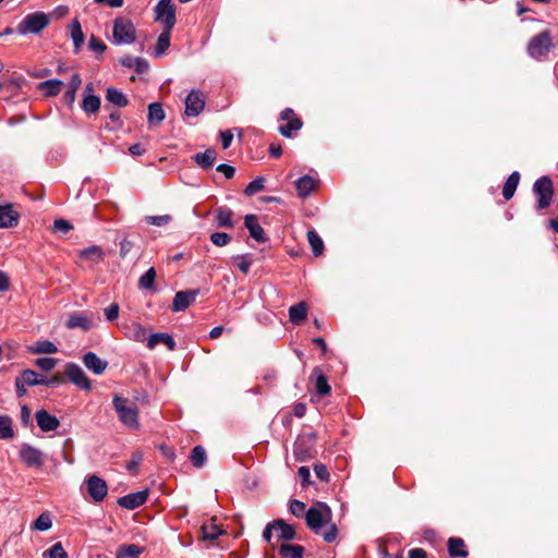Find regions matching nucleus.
Segmentation results:
<instances>
[{
	"instance_id": "obj_1",
	"label": "nucleus",
	"mask_w": 558,
	"mask_h": 558,
	"mask_svg": "<svg viewBox=\"0 0 558 558\" xmlns=\"http://www.w3.org/2000/svg\"><path fill=\"white\" fill-rule=\"evenodd\" d=\"M307 526L317 535L323 536L327 543H332L337 538L338 529L331 523V510L323 504L317 502L305 513Z\"/></svg>"
},
{
	"instance_id": "obj_2",
	"label": "nucleus",
	"mask_w": 558,
	"mask_h": 558,
	"mask_svg": "<svg viewBox=\"0 0 558 558\" xmlns=\"http://www.w3.org/2000/svg\"><path fill=\"white\" fill-rule=\"evenodd\" d=\"M114 410L118 414L120 422L132 429L140 427L138 409L126 398L116 395L112 399Z\"/></svg>"
},
{
	"instance_id": "obj_3",
	"label": "nucleus",
	"mask_w": 558,
	"mask_h": 558,
	"mask_svg": "<svg viewBox=\"0 0 558 558\" xmlns=\"http://www.w3.org/2000/svg\"><path fill=\"white\" fill-rule=\"evenodd\" d=\"M531 57L541 59L549 54L558 57V45L551 41V37H533L527 46Z\"/></svg>"
},
{
	"instance_id": "obj_4",
	"label": "nucleus",
	"mask_w": 558,
	"mask_h": 558,
	"mask_svg": "<svg viewBox=\"0 0 558 558\" xmlns=\"http://www.w3.org/2000/svg\"><path fill=\"white\" fill-rule=\"evenodd\" d=\"M49 24V16L44 12L27 14L19 24L20 35L40 33Z\"/></svg>"
},
{
	"instance_id": "obj_5",
	"label": "nucleus",
	"mask_w": 558,
	"mask_h": 558,
	"mask_svg": "<svg viewBox=\"0 0 558 558\" xmlns=\"http://www.w3.org/2000/svg\"><path fill=\"white\" fill-rule=\"evenodd\" d=\"M155 19L163 25V31L160 35H169L175 24V10L171 4V0H160L156 4Z\"/></svg>"
},
{
	"instance_id": "obj_6",
	"label": "nucleus",
	"mask_w": 558,
	"mask_h": 558,
	"mask_svg": "<svg viewBox=\"0 0 558 558\" xmlns=\"http://www.w3.org/2000/svg\"><path fill=\"white\" fill-rule=\"evenodd\" d=\"M533 192L537 197V208L545 209L549 207L553 201L554 187L548 177H542L535 181Z\"/></svg>"
},
{
	"instance_id": "obj_7",
	"label": "nucleus",
	"mask_w": 558,
	"mask_h": 558,
	"mask_svg": "<svg viewBox=\"0 0 558 558\" xmlns=\"http://www.w3.org/2000/svg\"><path fill=\"white\" fill-rule=\"evenodd\" d=\"M64 374L69 380L77 386L80 389L89 391L92 389L90 380L87 378L84 371L75 363H66L64 366Z\"/></svg>"
},
{
	"instance_id": "obj_8",
	"label": "nucleus",
	"mask_w": 558,
	"mask_h": 558,
	"mask_svg": "<svg viewBox=\"0 0 558 558\" xmlns=\"http://www.w3.org/2000/svg\"><path fill=\"white\" fill-rule=\"evenodd\" d=\"M20 458L29 468H40L44 465V453L28 444L21 446Z\"/></svg>"
},
{
	"instance_id": "obj_9",
	"label": "nucleus",
	"mask_w": 558,
	"mask_h": 558,
	"mask_svg": "<svg viewBox=\"0 0 558 558\" xmlns=\"http://www.w3.org/2000/svg\"><path fill=\"white\" fill-rule=\"evenodd\" d=\"M87 492L95 502L102 501L108 493L106 482L97 475H92L86 480Z\"/></svg>"
},
{
	"instance_id": "obj_10",
	"label": "nucleus",
	"mask_w": 558,
	"mask_h": 558,
	"mask_svg": "<svg viewBox=\"0 0 558 558\" xmlns=\"http://www.w3.org/2000/svg\"><path fill=\"white\" fill-rule=\"evenodd\" d=\"M204 107V95L199 90H191L185 98V114L189 117H196L203 111Z\"/></svg>"
},
{
	"instance_id": "obj_11",
	"label": "nucleus",
	"mask_w": 558,
	"mask_h": 558,
	"mask_svg": "<svg viewBox=\"0 0 558 558\" xmlns=\"http://www.w3.org/2000/svg\"><path fill=\"white\" fill-rule=\"evenodd\" d=\"M281 119L287 121L286 125L279 128V132L286 136L291 137L293 131H298L302 128V121L295 117L294 111L290 108L284 109L281 114Z\"/></svg>"
},
{
	"instance_id": "obj_12",
	"label": "nucleus",
	"mask_w": 558,
	"mask_h": 558,
	"mask_svg": "<svg viewBox=\"0 0 558 558\" xmlns=\"http://www.w3.org/2000/svg\"><path fill=\"white\" fill-rule=\"evenodd\" d=\"M197 294V290L177 292L172 302V311H185L196 300Z\"/></svg>"
},
{
	"instance_id": "obj_13",
	"label": "nucleus",
	"mask_w": 558,
	"mask_h": 558,
	"mask_svg": "<svg viewBox=\"0 0 558 558\" xmlns=\"http://www.w3.org/2000/svg\"><path fill=\"white\" fill-rule=\"evenodd\" d=\"M147 497H148L147 490L132 493V494L125 495L123 497H120L118 499V505L125 509L133 510V509L142 506L143 504H145V501L147 500Z\"/></svg>"
},
{
	"instance_id": "obj_14",
	"label": "nucleus",
	"mask_w": 558,
	"mask_h": 558,
	"mask_svg": "<svg viewBox=\"0 0 558 558\" xmlns=\"http://www.w3.org/2000/svg\"><path fill=\"white\" fill-rule=\"evenodd\" d=\"M83 363L86 368H88L96 375H101L108 366L107 361L100 359L99 356L96 355V353L92 351L83 355Z\"/></svg>"
},
{
	"instance_id": "obj_15",
	"label": "nucleus",
	"mask_w": 558,
	"mask_h": 558,
	"mask_svg": "<svg viewBox=\"0 0 558 558\" xmlns=\"http://www.w3.org/2000/svg\"><path fill=\"white\" fill-rule=\"evenodd\" d=\"M151 37H144L145 40L141 43V47L143 50L146 49L147 53L153 57L158 58L162 56L170 47V37H158L155 48L151 49V44L148 40Z\"/></svg>"
},
{
	"instance_id": "obj_16",
	"label": "nucleus",
	"mask_w": 558,
	"mask_h": 558,
	"mask_svg": "<svg viewBox=\"0 0 558 558\" xmlns=\"http://www.w3.org/2000/svg\"><path fill=\"white\" fill-rule=\"evenodd\" d=\"M35 416L37 425L43 432H53L60 425L59 420L54 415L48 413L46 410L37 411Z\"/></svg>"
},
{
	"instance_id": "obj_17",
	"label": "nucleus",
	"mask_w": 558,
	"mask_h": 558,
	"mask_svg": "<svg viewBox=\"0 0 558 558\" xmlns=\"http://www.w3.org/2000/svg\"><path fill=\"white\" fill-rule=\"evenodd\" d=\"M245 227L247 228L250 235L257 242H266L263 227L259 225L255 215H246L244 219Z\"/></svg>"
},
{
	"instance_id": "obj_18",
	"label": "nucleus",
	"mask_w": 558,
	"mask_h": 558,
	"mask_svg": "<svg viewBox=\"0 0 558 558\" xmlns=\"http://www.w3.org/2000/svg\"><path fill=\"white\" fill-rule=\"evenodd\" d=\"M19 217V213L13 209L12 205L0 206V229L16 226Z\"/></svg>"
},
{
	"instance_id": "obj_19",
	"label": "nucleus",
	"mask_w": 558,
	"mask_h": 558,
	"mask_svg": "<svg viewBox=\"0 0 558 558\" xmlns=\"http://www.w3.org/2000/svg\"><path fill=\"white\" fill-rule=\"evenodd\" d=\"M271 526H274L275 535L278 541H291L295 536L293 526L287 524L283 520H275Z\"/></svg>"
},
{
	"instance_id": "obj_20",
	"label": "nucleus",
	"mask_w": 558,
	"mask_h": 558,
	"mask_svg": "<svg viewBox=\"0 0 558 558\" xmlns=\"http://www.w3.org/2000/svg\"><path fill=\"white\" fill-rule=\"evenodd\" d=\"M159 343H163L171 351L175 349V341L169 333L157 332V333H151L148 336L147 343H146L148 349L153 350Z\"/></svg>"
},
{
	"instance_id": "obj_21",
	"label": "nucleus",
	"mask_w": 558,
	"mask_h": 558,
	"mask_svg": "<svg viewBox=\"0 0 558 558\" xmlns=\"http://www.w3.org/2000/svg\"><path fill=\"white\" fill-rule=\"evenodd\" d=\"M124 335L136 342H147L148 335L146 329L138 323H132L124 328Z\"/></svg>"
},
{
	"instance_id": "obj_22",
	"label": "nucleus",
	"mask_w": 558,
	"mask_h": 558,
	"mask_svg": "<svg viewBox=\"0 0 558 558\" xmlns=\"http://www.w3.org/2000/svg\"><path fill=\"white\" fill-rule=\"evenodd\" d=\"M295 189L298 195L305 198L316 189V181L310 175H303L295 182Z\"/></svg>"
},
{
	"instance_id": "obj_23",
	"label": "nucleus",
	"mask_w": 558,
	"mask_h": 558,
	"mask_svg": "<svg viewBox=\"0 0 558 558\" xmlns=\"http://www.w3.org/2000/svg\"><path fill=\"white\" fill-rule=\"evenodd\" d=\"M112 35H135V27L128 17H118L113 23Z\"/></svg>"
},
{
	"instance_id": "obj_24",
	"label": "nucleus",
	"mask_w": 558,
	"mask_h": 558,
	"mask_svg": "<svg viewBox=\"0 0 558 558\" xmlns=\"http://www.w3.org/2000/svg\"><path fill=\"white\" fill-rule=\"evenodd\" d=\"M43 383L44 379L39 378L38 374L32 369L23 371L21 375L15 378V386H36L41 385Z\"/></svg>"
},
{
	"instance_id": "obj_25",
	"label": "nucleus",
	"mask_w": 558,
	"mask_h": 558,
	"mask_svg": "<svg viewBox=\"0 0 558 558\" xmlns=\"http://www.w3.org/2000/svg\"><path fill=\"white\" fill-rule=\"evenodd\" d=\"M313 376H315V390L319 396H326L330 393L331 387L328 384L327 377L320 372L318 367L313 369Z\"/></svg>"
},
{
	"instance_id": "obj_26",
	"label": "nucleus",
	"mask_w": 558,
	"mask_h": 558,
	"mask_svg": "<svg viewBox=\"0 0 558 558\" xmlns=\"http://www.w3.org/2000/svg\"><path fill=\"white\" fill-rule=\"evenodd\" d=\"M63 82L60 80H48L38 84V89L47 97L56 96L61 92Z\"/></svg>"
},
{
	"instance_id": "obj_27",
	"label": "nucleus",
	"mask_w": 558,
	"mask_h": 558,
	"mask_svg": "<svg viewBox=\"0 0 558 558\" xmlns=\"http://www.w3.org/2000/svg\"><path fill=\"white\" fill-rule=\"evenodd\" d=\"M81 84H82V80H81L80 74L74 73L71 77L68 89L63 95L64 101L69 106L73 105V102L75 100V94L78 90V88L81 87Z\"/></svg>"
},
{
	"instance_id": "obj_28",
	"label": "nucleus",
	"mask_w": 558,
	"mask_h": 558,
	"mask_svg": "<svg viewBox=\"0 0 558 558\" xmlns=\"http://www.w3.org/2000/svg\"><path fill=\"white\" fill-rule=\"evenodd\" d=\"M105 253L101 247L97 245H92L87 248H84L80 252V257L86 260H89L94 264H98L104 259Z\"/></svg>"
},
{
	"instance_id": "obj_29",
	"label": "nucleus",
	"mask_w": 558,
	"mask_h": 558,
	"mask_svg": "<svg viewBox=\"0 0 558 558\" xmlns=\"http://www.w3.org/2000/svg\"><path fill=\"white\" fill-rule=\"evenodd\" d=\"M66 327L70 329L81 328L83 330H88L92 327V322L88 317L82 314H73L66 320Z\"/></svg>"
},
{
	"instance_id": "obj_30",
	"label": "nucleus",
	"mask_w": 558,
	"mask_h": 558,
	"mask_svg": "<svg viewBox=\"0 0 558 558\" xmlns=\"http://www.w3.org/2000/svg\"><path fill=\"white\" fill-rule=\"evenodd\" d=\"M519 181H520V173L518 171H514L509 175V178L507 179V181L502 187V196L505 197V199L508 201L513 196V194L518 187Z\"/></svg>"
},
{
	"instance_id": "obj_31",
	"label": "nucleus",
	"mask_w": 558,
	"mask_h": 558,
	"mask_svg": "<svg viewBox=\"0 0 558 558\" xmlns=\"http://www.w3.org/2000/svg\"><path fill=\"white\" fill-rule=\"evenodd\" d=\"M307 307L304 302H300L289 308V317L291 323L299 325L306 318Z\"/></svg>"
},
{
	"instance_id": "obj_32",
	"label": "nucleus",
	"mask_w": 558,
	"mask_h": 558,
	"mask_svg": "<svg viewBox=\"0 0 558 558\" xmlns=\"http://www.w3.org/2000/svg\"><path fill=\"white\" fill-rule=\"evenodd\" d=\"M166 118L162 106L159 102H153L148 106V123L149 124H159Z\"/></svg>"
},
{
	"instance_id": "obj_33",
	"label": "nucleus",
	"mask_w": 558,
	"mask_h": 558,
	"mask_svg": "<svg viewBox=\"0 0 558 558\" xmlns=\"http://www.w3.org/2000/svg\"><path fill=\"white\" fill-rule=\"evenodd\" d=\"M233 213L231 209L227 207H219L216 210V221L217 226L220 228H232L233 221H232Z\"/></svg>"
},
{
	"instance_id": "obj_34",
	"label": "nucleus",
	"mask_w": 558,
	"mask_h": 558,
	"mask_svg": "<svg viewBox=\"0 0 558 558\" xmlns=\"http://www.w3.org/2000/svg\"><path fill=\"white\" fill-rule=\"evenodd\" d=\"M304 548L301 545L282 544L279 547L281 558H302Z\"/></svg>"
},
{
	"instance_id": "obj_35",
	"label": "nucleus",
	"mask_w": 558,
	"mask_h": 558,
	"mask_svg": "<svg viewBox=\"0 0 558 558\" xmlns=\"http://www.w3.org/2000/svg\"><path fill=\"white\" fill-rule=\"evenodd\" d=\"M194 160L199 167L208 169L214 165L216 160V151L213 149H207L203 153H197L194 156Z\"/></svg>"
},
{
	"instance_id": "obj_36",
	"label": "nucleus",
	"mask_w": 558,
	"mask_h": 558,
	"mask_svg": "<svg viewBox=\"0 0 558 558\" xmlns=\"http://www.w3.org/2000/svg\"><path fill=\"white\" fill-rule=\"evenodd\" d=\"M463 539L451 537L448 541V550L451 557H465L468 551L464 549Z\"/></svg>"
},
{
	"instance_id": "obj_37",
	"label": "nucleus",
	"mask_w": 558,
	"mask_h": 558,
	"mask_svg": "<svg viewBox=\"0 0 558 558\" xmlns=\"http://www.w3.org/2000/svg\"><path fill=\"white\" fill-rule=\"evenodd\" d=\"M143 553V547L135 544L122 545L117 549V558H137Z\"/></svg>"
},
{
	"instance_id": "obj_38",
	"label": "nucleus",
	"mask_w": 558,
	"mask_h": 558,
	"mask_svg": "<svg viewBox=\"0 0 558 558\" xmlns=\"http://www.w3.org/2000/svg\"><path fill=\"white\" fill-rule=\"evenodd\" d=\"M100 108V98L98 96L86 94L82 102L84 112L90 114L96 113Z\"/></svg>"
},
{
	"instance_id": "obj_39",
	"label": "nucleus",
	"mask_w": 558,
	"mask_h": 558,
	"mask_svg": "<svg viewBox=\"0 0 558 558\" xmlns=\"http://www.w3.org/2000/svg\"><path fill=\"white\" fill-rule=\"evenodd\" d=\"M307 240L312 247L313 254L315 256L322 255L324 251V243L322 238L318 235V233L314 230L307 231Z\"/></svg>"
},
{
	"instance_id": "obj_40",
	"label": "nucleus",
	"mask_w": 558,
	"mask_h": 558,
	"mask_svg": "<svg viewBox=\"0 0 558 558\" xmlns=\"http://www.w3.org/2000/svg\"><path fill=\"white\" fill-rule=\"evenodd\" d=\"M29 351L32 353H46V354H52L58 352V348L54 343H52L49 340H41L37 341Z\"/></svg>"
},
{
	"instance_id": "obj_41",
	"label": "nucleus",
	"mask_w": 558,
	"mask_h": 558,
	"mask_svg": "<svg viewBox=\"0 0 558 558\" xmlns=\"http://www.w3.org/2000/svg\"><path fill=\"white\" fill-rule=\"evenodd\" d=\"M106 98L108 101H110L119 107H125L128 105V99L124 96V94L113 87H110L107 89Z\"/></svg>"
},
{
	"instance_id": "obj_42",
	"label": "nucleus",
	"mask_w": 558,
	"mask_h": 558,
	"mask_svg": "<svg viewBox=\"0 0 558 558\" xmlns=\"http://www.w3.org/2000/svg\"><path fill=\"white\" fill-rule=\"evenodd\" d=\"M14 436L12 420L7 416H0V439H10Z\"/></svg>"
},
{
	"instance_id": "obj_43",
	"label": "nucleus",
	"mask_w": 558,
	"mask_h": 558,
	"mask_svg": "<svg viewBox=\"0 0 558 558\" xmlns=\"http://www.w3.org/2000/svg\"><path fill=\"white\" fill-rule=\"evenodd\" d=\"M202 533L204 539L215 541L222 534V530L215 523H208L202 526Z\"/></svg>"
},
{
	"instance_id": "obj_44",
	"label": "nucleus",
	"mask_w": 558,
	"mask_h": 558,
	"mask_svg": "<svg viewBox=\"0 0 558 558\" xmlns=\"http://www.w3.org/2000/svg\"><path fill=\"white\" fill-rule=\"evenodd\" d=\"M156 279V270L150 267L138 280V287L141 289L149 290L153 289Z\"/></svg>"
},
{
	"instance_id": "obj_45",
	"label": "nucleus",
	"mask_w": 558,
	"mask_h": 558,
	"mask_svg": "<svg viewBox=\"0 0 558 558\" xmlns=\"http://www.w3.org/2000/svg\"><path fill=\"white\" fill-rule=\"evenodd\" d=\"M191 461L194 466L201 468L206 461V451L202 446H196L191 452Z\"/></svg>"
},
{
	"instance_id": "obj_46",
	"label": "nucleus",
	"mask_w": 558,
	"mask_h": 558,
	"mask_svg": "<svg viewBox=\"0 0 558 558\" xmlns=\"http://www.w3.org/2000/svg\"><path fill=\"white\" fill-rule=\"evenodd\" d=\"M52 526V520L47 512L41 513L33 523V529L37 531H48Z\"/></svg>"
},
{
	"instance_id": "obj_47",
	"label": "nucleus",
	"mask_w": 558,
	"mask_h": 558,
	"mask_svg": "<svg viewBox=\"0 0 558 558\" xmlns=\"http://www.w3.org/2000/svg\"><path fill=\"white\" fill-rule=\"evenodd\" d=\"M44 556H48L49 558H69L61 543L53 544L48 550L44 553Z\"/></svg>"
},
{
	"instance_id": "obj_48",
	"label": "nucleus",
	"mask_w": 558,
	"mask_h": 558,
	"mask_svg": "<svg viewBox=\"0 0 558 558\" xmlns=\"http://www.w3.org/2000/svg\"><path fill=\"white\" fill-rule=\"evenodd\" d=\"M264 189V179L263 178H256L252 182L248 183V185L245 187L244 193L247 196H253L256 193L263 191Z\"/></svg>"
},
{
	"instance_id": "obj_49",
	"label": "nucleus",
	"mask_w": 558,
	"mask_h": 558,
	"mask_svg": "<svg viewBox=\"0 0 558 558\" xmlns=\"http://www.w3.org/2000/svg\"><path fill=\"white\" fill-rule=\"evenodd\" d=\"M234 262L236 263V266L243 274H248L250 268L252 266V259L248 257V255H236L233 257Z\"/></svg>"
},
{
	"instance_id": "obj_50",
	"label": "nucleus",
	"mask_w": 558,
	"mask_h": 558,
	"mask_svg": "<svg viewBox=\"0 0 558 558\" xmlns=\"http://www.w3.org/2000/svg\"><path fill=\"white\" fill-rule=\"evenodd\" d=\"M142 460L143 454L141 452H134L125 465L126 470L133 474H136Z\"/></svg>"
},
{
	"instance_id": "obj_51",
	"label": "nucleus",
	"mask_w": 558,
	"mask_h": 558,
	"mask_svg": "<svg viewBox=\"0 0 558 558\" xmlns=\"http://www.w3.org/2000/svg\"><path fill=\"white\" fill-rule=\"evenodd\" d=\"M145 220L149 225L162 227L168 225L172 220V217L170 215L147 216Z\"/></svg>"
},
{
	"instance_id": "obj_52",
	"label": "nucleus",
	"mask_w": 558,
	"mask_h": 558,
	"mask_svg": "<svg viewBox=\"0 0 558 558\" xmlns=\"http://www.w3.org/2000/svg\"><path fill=\"white\" fill-rule=\"evenodd\" d=\"M37 367L43 371L49 372L57 365V360L53 357H39L35 361Z\"/></svg>"
},
{
	"instance_id": "obj_53",
	"label": "nucleus",
	"mask_w": 558,
	"mask_h": 558,
	"mask_svg": "<svg viewBox=\"0 0 558 558\" xmlns=\"http://www.w3.org/2000/svg\"><path fill=\"white\" fill-rule=\"evenodd\" d=\"M229 234L225 232H215L210 235V241L217 246H226L230 243Z\"/></svg>"
},
{
	"instance_id": "obj_54",
	"label": "nucleus",
	"mask_w": 558,
	"mask_h": 558,
	"mask_svg": "<svg viewBox=\"0 0 558 558\" xmlns=\"http://www.w3.org/2000/svg\"><path fill=\"white\" fill-rule=\"evenodd\" d=\"M289 508H290V512L295 517H302V515H305V513H306L305 504L300 500H296V499H293L290 502Z\"/></svg>"
},
{
	"instance_id": "obj_55",
	"label": "nucleus",
	"mask_w": 558,
	"mask_h": 558,
	"mask_svg": "<svg viewBox=\"0 0 558 558\" xmlns=\"http://www.w3.org/2000/svg\"><path fill=\"white\" fill-rule=\"evenodd\" d=\"M89 48L93 50L97 56L101 54L106 50V45L102 40H100L97 37H90L89 40Z\"/></svg>"
},
{
	"instance_id": "obj_56",
	"label": "nucleus",
	"mask_w": 558,
	"mask_h": 558,
	"mask_svg": "<svg viewBox=\"0 0 558 558\" xmlns=\"http://www.w3.org/2000/svg\"><path fill=\"white\" fill-rule=\"evenodd\" d=\"M119 305L117 303H112L110 304L107 308H105V315H106V318L109 320V322H113L118 318L119 316Z\"/></svg>"
},
{
	"instance_id": "obj_57",
	"label": "nucleus",
	"mask_w": 558,
	"mask_h": 558,
	"mask_svg": "<svg viewBox=\"0 0 558 558\" xmlns=\"http://www.w3.org/2000/svg\"><path fill=\"white\" fill-rule=\"evenodd\" d=\"M53 229L63 233L69 232L72 229V225L65 219H57L53 222Z\"/></svg>"
},
{
	"instance_id": "obj_58",
	"label": "nucleus",
	"mask_w": 558,
	"mask_h": 558,
	"mask_svg": "<svg viewBox=\"0 0 558 558\" xmlns=\"http://www.w3.org/2000/svg\"><path fill=\"white\" fill-rule=\"evenodd\" d=\"M134 70L136 71L137 74H144L149 70V64L145 59L137 57V59L135 61Z\"/></svg>"
},
{
	"instance_id": "obj_59",
	"label": "nucleus",
	"mask_w": 558,
	"mask_h": 558,
	"mask_svg": "<svg viewBox=\"0 0 558 558\" xmlns=\"http://www.w3.org/2000/svg\"><path fill=\"white\" fill-rule=\"evenodd\" d=\"M220 137H221L222 148L223 149L229 148L232 143V140H233L232 132L230 130L222 131V132H220Z\"/></svg>"
},
{
	"instance_id": "obj_60",
	"label": "nucleus",
	"mask_w": 558,
	"mask_h": 558,
	"mask_svg": "<svg viewBox=\"0 0 558 558\" xmlns=\"http://www.w3.org/2000/svg\"><path fill=\"white\" fill-rule=\"evenodd\" d=\"M132 248H133V242L128 240L126 238L123 239L120 242V255H121V257L124 258L131 252Z\"/></svg>"
},
{
	"instance_id": "obj_61",
	"label": "nucleus",
	"mask_w": 558,
	"mask_h": 558,
	"mask_svg": "<svg viewBox=\"0 0 558 558\" xmlns=\"http://www.w3.org/2000/svg\"><path fill=\"white\" fill-rule=\"evenodd\" d=\"M217 171L218 172H221L223 173V175L227 178V179H231L233 178L234 173H235V169L232 167V166H229V165H219L217 167Z\"/></svg>"
},
{
	"instance_id": "obj_62",
	"label": "nucleus",
	"mask_w": 558,
	"mask_h": 558,
	"mask_svg": "<svg viewBox=\"0 0 558 558\" xmlns=\"http://www.w3.org/2000/svg\"><path fill=\"white\" fill-rule=\"evenodd\" d=\"M314 472H315L316 476L323 481H327L329 477L327 468L324 464H316L314 466Z\"/></svg>"
},
{
	"instance_id": "obj_63",
	"label": "nucleus",
	"mask_w": 558,
	"mask_h": 558,
	"mask_svg": "<svg viewBox=\"0 0 558 558\" xmlns=\"http://www.w3.org/2000/svg\"><path fill=\"white\" fill-rule=\"evenodd\" d=\"M299 476L302 480V485L305 486L310 483L311 472L307 466H301L299 469Z\"/></svg>"
},
{
	"instance_id": "obj_64",
	"label": "nucleus",
	"mask_w": 558,
	"mask_h": 558,
	"mask_svg": "<svg viewBox=\"0 0 558 558\" xmlns=\"http://www.w3.org/2000/svg\"><path fill=\"white\" fill-rule=\"evenodd\" d=\"M426 551L422 548H413L409 551V558H426Z\"/></svg>"
}]
</instances>
